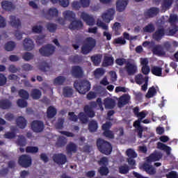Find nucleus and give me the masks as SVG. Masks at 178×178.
Listing matches in <instances>:
<instances>
[{
	"label": "nucleus",
	"instance_id": "obj_1",
	"mask_svg": "<svg viewBox=\"0 0 178 178\" xmlns=\"http://www.w3.org/2000/svg\"><path fill=\"white\" fill-rule=\"evenodd\" d=\"M97 147L99 152L104 154V155H111V154H112V145L111 144V143L104 139H97Z\"/></svg>",
	"mask_w": 178,
	"mask_h": 178
},
{
	"label": "nucleus",
	"instance_id": "obj_2",
	"mask_svg": "<svg viewBox=\"0 0 178 178\" xmlns=\"http://www.w3.org/2000/svg\"><path fill=\"white\" fill-rule=\"evenodd\" d=\"M74 87L79 94L84 95L91 90V83L87 80H81L80 81H76L74 83Z\"/></svg>",
	"mask_w": 178,
	"mask_h": 178
},
{
	"label": "nucleus",
	"instance_id": "obj_3",
	"mask_svg": "<svg viewBox=\"0 0 178 178\" xmlns=\"http://www.w3.org/2000/svg\"><path fill=\"white\" fill-rule=\"evenodd\" d=\"M86 41L87 42L81 47V53L83 55H87L90 54V51H92V49H94L95 47V45H97L95 39L92 38H88Z\"/></svg>",
	"mask_w": 178,
	"mask_h": 178
},
{
	"label": "nucleus",
	"instance_id": "obj_4",
	"mask_svg": "<svg viewBox=\"0 0 178 178\" xmlns=\"http://www.w3.org/2000/svg\"><path fill=\"white\" fill-rule=\"evenodd\" d=\"M56 48L52 44H47L39 49L40 54L42 56H51L55 52Z\"/></svg>",
	"mask_w": 178,
	"mask_h": 178
},
{
	"label": "nucleus",
	"instance_id": "obj_5",
	"mask_svg": "<svg viewBox=\"0 0 178 178\" xmlns=\"http://www.w3.org/2000/svg\"><path fill=\"white\" fill-rule=\"evenodd\" d=\"M18 163L22 168H29V166H31V157L29 155L23 154L19 156Z\"/></svg>",
	"mask_w": 178,
	"mask_h": 178
},
{
	"label": "nucleus",
	"instance_id": "obj_6",
	"mask_svg": "<svg viewBox=\"0 0 178 178\" xmlns=\"http://www.w3.org/2000/svg\"><path fill=\"white\" fill-rule=\"evenodd\" d=\"M163 154L158 150H154L149 156L146 157V162L147 163H152V162H156L160 159H162Z\"/></svg>",
	"mask_w": 178,
	"mask_h": 178
},
{
	"label": "nucleus",
	"instance_id": "obj_7",
	"mask_svg": "<svg viewBox=\"0 0 178 178\" xmlns=\"http://www.w3.org/2000/svg\"><path fill=\"white\" fill-rule=\"evenodd\" d=\"M31 129L34 133H41L44 131L45 126L44 125V122L40 120H34L32 122Z\"/></svg>",
	"mask_w": 178,
	"mask_h": 178
},
{
	"label": "nucleus",
	"instance_id": "obj_8",
	"mask_svg": "<svg viewBox=\"0 0 178 178\" xmlns=\"http://www.w3.org/2000/svg\"><path fill=\"white\" fill-rule=\"evenodd\" d=\"M166 34H168V30L165 29L163 27H161L156 29L153 33L152 37L156 41H161Z\"/></svg>",
	"mask_w": 178,
	"mask_h": 178
},
{
	"label": "nucleus",
	"instance_id": "obj_9",
	"mask_svg": "<svg viewBox=\"0 0 178 178\" xmlns=\"http://www.w3.org/2000/svg\"><path fill=\"white\" fill-rule=\"evenodd\" d=\"M53 161L57 165H65L67 162V157L63 153L55 154L53 156Z\"/></svg>",
	"mask_w": 178,
	"mask_h": 178
},
{
	"label": "nucleus",
	"instance_id": "obj_10",
	"mask_svg": "<svg viewBox=\"0 0 178 178\" xmlns=\"http://www.w3.org/2000/svg\"><path fill=\"white\" fill-rule=\"evenodd\" d=\"M125 70L129 76H134L135 73H137V64L136 63H131L127 61L125 65Z\"/></svg>",
	"mask_w": 178,
	"mask_h": 178
},
{
	"label": "nucleus",
	"instance_id": "obj_11",
	"mask_svg": "<svg viewBox=\"0 0 178 178\" xmlns=\"http://www.w3.org/2000/svg\"><path fill=\"white\" fill-rule=\"evenodd\" d=\"M115 15V9L109 8L106 13L102 15V19L105 23H110L111 20H113V15Z\"/></svg>",
	"mask_w": 178,
	"mask_h": 178
},
{
	"label": "nucleus",
	"instance_id": "obj_12",
	"mask_svg": "<svg viewBox=\"0 0 178 178\" xmlns=\"http://www.w3.org/2000/svg\"><path fill=\"white\" fill-rule=\"evenodd\" d=\"M71 73L75 79H81L84 76L83 68L79 65L73 66Z\"/></svg>",
	"mask_w": 178,
	"mask_h": 178
},
{
	"label": "nucleus",
	"instance_id": "obj_13",
	"mask_svg": "<svg viewBox=\"0 0 178 178\" xmlns=\"http://www.w3.org/2000/svg\"><path fill=\"white\" fill-rule=\"evenodd\" d=\"M81 18L83 22H86L88 26H94V24H95V19H94V17L86 13L85 12L81 13Z\"/></svg>",
	"mask_w": 178,
	"mask_h": 178
},
{
	"label": "nucleus",
	"instance_id": "obj_14",
	"mask_svg": "<svg viewBox=\"0 0 178 178\" xmlns=\"http://www.w3.org/2000/svg\"><path fill=\"white\" fill-rule=\"evenodd\" d=\"M84 24L80 19H74L71 21L70 24L68 26L70 30H81L83 27Z\"/></svg>",
	"mask_w": 178,
	"mask_h": 178
},
{
	"label": "nucleus",
	"instance_id": "obj_15",
	"mask_svg": "<svg viewBox=\"0 0 178 178\" xmlns=\"http://www.w3.org/2000/svg\"><path fill=\"white\" fill-rule=\"evenodd\" d=\"M130 95L127 94L122 95L118 99V108H123V106L127 105L130 102Z\"/></svg>",
	"mask_w": 178,
	"mask_h": 178
},
{
	"label": "nucleus",
	"instance_id": "obj_16",
	"mask_svg": "<svg viewBox=\"0 0 178 178\" xmlns=\"http://www.w3.org/2000/svg\"><path fill=\"white\" fill-rule=\"evenodd\" d=\"M149 163H148L147 161L145 163H143V164L142 165V168L143 170H145V172H146V173H147L148 175H155V173H156V170Z\"/></svg>",
	"mask_w": 178,
	"mask_h": 178
},
{
	"label": "nucleus",
	"instance_id": "obj_17",
	"mask_svg": "<svg viewBox=\"0 0 178 178\" xmlns=\"http://www.w3.org/2000/svg\"><path fill=\"white\" fill-rule=\"evenodd\" d=\"M133 113L134 115L138 118V120H140L143 122V119H145L147 116V111H142L140 112V108L138 106H136L133 108Z\"/></svg>",
	"mask_w": 178,
	"mask_h": 178
},
{
	"label": "nucleus",
	"instance_id": "obj_18",
	"mask_svg": "<svg viewBox=\"0 0 178 178\" xmlns=\"http://www.w3.org/2000/svg\"><path fill=\"white\" fill-rule=\"evenodd\" d=\"M77 145H76L74 143L70 142L67 145L65 148L67 155L72 156L73 154H76V152H77Z\"/></svg>",
	"mask_w": 178,
	"mask_h": 178
},
{
	"label": "nucleus",
	"instance_id": "obj_19",
	"mask_svg": "<svg viewBox=\"0 0 178 178\" xmlns=\"http://www.w3.org/2000/svg\"><path fill=\"white\" fill-rule=\"evenodd\" d=\"M115 58L112 56L105 55L102 62L103 67H108V66H113Z\"/></svg>",
	"mask_w": 178,
	"mask_h": 178
},
{
	"label": "nucleus",
	"instance_id": "obj_20",
	"mask_svg": "<svg viewBox=\"0 0 178 178\" xmlns=\"http://www.w3.org/2000/svg\"><path fill=\"white\" fill-rule=\"evenodd\" d=\"M10 24L15 29H20L22 27V22L19 18H17L15 15L10 16Z\"/></svg>",
	"mask_w": 178,
	"mask_h": 178
},
{
	"label": "nucleus",
	"instance_id": "obj_21",
	"mask_svg": "<svg viewBox=\"0 0 178 178\" xmlns=\"http://www.w3.org/2000/svg\"><path fill=\"white\" fill-rule=\"evenodd\" d=\"M158 13H159V8L156 7H152L144 13V16L147 18L154 17V16H156Z\"/></svg>",
	"mask_w": 178,
	"mask_h": 178
},
{
	"label": "nucleus",
	"instance_id": "obj_22",
	"mask_svg": "<svg viewBox=\"0 0 178 178\" xmlns=\"http://www.w3.org/2000/svg\"><path fill=\"white\" fill-rule=\"evenodd\" d=\"M129 3V0H118L116 2V9L118 12H123Z\"/></svg>",
	"mask_w": 178,
	"mask_h": 178
},
{
	"label": "nucleus",
	"instance_id": "obj_23",
	"mask_svg": "<svg viewBox=\"0 0 178 178\" xmlns=\"http://www.w3.org/2000/svg\"><path fill=\"white\" fill-rule=\"evenodd\" d=\"M104 105L106 109H113L116 106V102L112 98H106L104 100Z\"/></svg>",
	"mask_w": 178,
	"mask_h": 178
},
{
	"label": "nucleus",
	"instance_id": "obj_24",
	"mask_svg": "<svg viewBox=\"0 0 178 178\" xmlns=\"http://www.w3.org/2000/svg\"><path fill=\"white\" fill-rule=\"evenodd\" d=\"M1 8L4 10L11 12V10H14L15 7V5H13V3H12V1L5 0L1 2Z\"/></svg>",
	"mask_w": 178,
	"mask_h": 178
},
{
	"label": "nucleus",
	"instance_id": "obj_25",
	"mask_svg": "<svg viewBox=\"0 0 178 178\" xmlns=\"http://www.w3.org/2000/svg\"><path fill=\"white\" fill-rule=\"evenodd\" d=\"M24 48L25 51H33L34 49V42L30 38L24 40Z\"/></svg>",
	"mask_w": 178,
	"mask_h": 178
},
{
	"label": "nucleus",
	"instance_id": "obj_26",
	"mask_svg": "<svg viewBox=\"0 0 178 178\" xmlns=\"http://www.w3.org/2000/svg\"><path fill=\"white\" fill-rule=\"evenodd\" d=\"M152 52L154 55H157V56H162L165 55V51H163V47L161 44H156L152 49Z\"/></svg>",
	"mask_w": 178,
	"mask_h": 178
},
{
	"label": "nucleus",
	"instance_id": "obj_27",
	"mask_svg": "<svg viewBox=\"0 0 178 178\" xmlns=\"http://www.w3.org/2000/svg\"><path fill=\"white\" fill-rule=\"evenodd\" d=\"M58 15H59V11L56 8H49L46 15L47 19L51 20L52 17H58Z\"/></svg>",
	"mask_w": 178,
	"mask_h": 178
},
{
	"label": "nucleus",
	"instance_id": "obj_28",
	"mask_svg": "<svg viewBox=\"0 0 178 178\" xmlns=\"http://www.w3.org/2000/svg\"><path fill=\"white\" fill-rule=\"evenodd\" d=\"M12 106V102L8 99H3L0 100V108L1 109L6 110L10 109Z\"/></svg>",
	"mask_w": 178,
	"mask_h": 178
},
{
	"label": "nucleus",
	"instance_id": "obj_29",
	"mask_svg": "<svg viewBox=\"0 0 178 178\" xmlns=\"http://www.w3.org/2000/svg\"><path fill=\"white\" fill-rule=\"evenodd\" d=\"M16 123L19 129H26V126H27V120L22 116H19L16 119Z\"/></svg>",
	"mask_w": 178,
	"mask_h": 178
},
{
	"label": "nucleus",
	"instance_id": "obj_30",
	"mask_svg": "<svg viewBox=\"0 0 178 178\" xmlns=\"http://www.w3.org/2000/svg\"><path fill=\"white\" fill-rule=\"evenodd\" d=\"M83 112L88 116V118L95 117V111H94V109L90 107L88 105H86L83 107Z\"/></svg>",
	"mask_w": 178,
	"mask_h": 178
},
{
	"label": "nucleus",
	"instance_id": "obj_31",
	"mask_svg": "<svg viewBox=\"0 0 178 178\" xmlns=\"http://www.w3.org/2000/svg\"><path fill=\"white\" fill-rule=\"evenodd\" d=\"M73 88L65 86L63 89V95L65 97V98H72L73 97Z\"/></svg>",
	"mask_w": 178,
	"mask_h": 178
},
{
	"label": "nucleus",
	"instance_id": "obj_32",
	"mask_svg": "<svg viewBox=\"0 0 178 178\" xmlns=\"http://www.w3.org/2000/svg\"><path fill=\"white\" fill-rule=\"evenodd\" d=\"M63 15L64 16V19H67L70 22L76 19V13L73 11L65 10L63 12Z\"/></svg>",
	"mask_w": 178,
	"mask_h": 178
},
{
	"label": "nucleus",
	"instance_id": "obj_33",
	"mask_svg": "<svg viewBox=\"0 0 178 178\" xmlns=\"http://www.w3.org/2000/svg\"><path fill=\"white\" fill-rule=\"evenodd\" d=\"M157 148H159V149H161V151H165V152H166L167 155H170V151H172V148H170V147H169L161 142H159L157 143Z\"/></svg>",
	"mask_w": 178,
	"mask_h": 178
},
{
	"label": "nucleus",
	"instance_id": "obj_34",
	"mask_svg": "<svg viewBox=\"0 0 178 178\" xmlns=\"http://www.w3.org/2000/svg\"><path fill=\"white\" fill-rule=\"evenodd\" d=\"M90 59L95 66H99L101 63V60H102V55L101 54H96L95 56H92Z\"/></svg>",
	"mask_w": 178,
	"mask_h": 178
},
{
	"label": "nucleus",
	"instance_id": "obj_35",
	"mask_svg": "<svg viewBox=\"0 0 178 178\" xmlns=\"http://www.w3.org/2000/svg\"><path fill=\"white\" fill-rule=\"evenodd\" d=\"M88 130L90 133H95L98 130V122L94 120H91L88 124Z\"/></svg>",
	"mask_w": 178,
	"mask_h": 178
},
{
	"label": "nucleus",
	"instance_id": "obj_36",
	"mask_svg": "<svg viewBox=\"0 0 178 178\" xmlns=\"http://www.w3.org/2000/svg\"><path fill=\"white\" fill-rule=\"evenodd\" d=\"M151 72L154 76L158 77H162V67L158 66H153L151 68Z\"/></svg>",
	"mask_w": 178,
	"mask_h": 178
},
{
	"label": "nucleus",
	"instance_id": "obj_37",
	"mask_svg": "<svg viewBox=\"0 0 178 178\" xmlns=\"http://www.w3.org/2000/svg\"><path fill=\"white\" fill-rule=\"evenodd\" d=\"M56 108H55V107L50 106L48 107L47 108V118L49 119H52V118H54L55 116H56Z\"/></svg>",
	"mask_w": 178,
	"mask_h": 178
},
{
	"label": "nucleus",
	"instance_id": "obj_38",
	"mask_svg": "<svg viewBox=\"0 0 178 178\" xmlns=\"http://www.w3.org/2000/svg\"><path fill=\"white\" fill-rule=\"evenodd\" d=\"M97 105L100 107V109H102V111L104 110V108L102 107V99H101L100 97L97 98V102H91L89 103V106L92 109H94V108H97Z\"/></svg>",
	"mask_w": 178,
	"mask_h": 178
},
{
	"label": "nucleus",
	"instance_id": "obj_39",
	"mask_svg": "<svg viewBox=\"0 0 178 178\" xmlns=\"http://www.w3.org/2000/svg\"><path fill=\"white\" fill-rule=\"evenodd\" d=\"M172 5H173V0H163L161 8L163 10H168L170 9Z\"/></svg>",
	"mask_w": 178,
	"mask_h": 178
},
{
	"label": "nucleus",
	"instance_id": "obj_40",
	"mask_svg": "<svg viewBox=\"0 0 178 178\" xmlns=\"http://www.w3.org/2000/svg\"><path fill=\"white\" fill-rule=\"evenodd\" d=\"M42 92L38 89H33L31 91V96L33 99H40L41 98Z\"/></svg>",
	"mask_w": 178,
	"mask_h": 178
},
{
	"label": "nucleus",
	"instance_id": "obj_41",
	"mask_svg": "<svg viewBox=\"0 0 178 178\" xmlns=\"http://www.w3.org/2000/svg\"><path fill=\"white\" fill-rule=\"evenodd\" d=\"M46 28L49 33H55L58 29V25L56 24L49 22L47 24Z\"/></svg>",
	"mask_w": 178,
	"mask_h": 178
},
{
	"label": "nucleus",
	"instance_id": "obj_42",
	"mask_svg": "<svg viewBox=\"0 0 178 178\" xmlns=\"http://www.w3.org/2000/svg\"><path fill=\"white\" fill-rule=\"evenodd\" d=\"M67 141L66 140V138L64 137V136H60L58 140H57V142H56V145L57 147H65V145H66Z\"/></svg>",
	"mask_w": 178,
	"mask_h": 178
},
{
	"label": "nucleus",
	"instance_id": "obj_43",
	"mask_svg": "<svg viewBox=\"0 0 178 178\" xmlns=\"http://www.w3.org/2000/svg\"><path fill=\"white\" fill-rule=\"evenodd\" d=\"M118 170L121 175H127V172L130 170V167L127 164H124L118 168Z\"/></svg>",
	"mask_w": 178,
	"mask_h": 178
},
{
	"label": "nucleus",
	"instance_id": "obj_44",
	"mask_svg": "<svg viewBox=\"0 0 178 178\" xmlns=\"http://www.w3.org/2000/svg\"><path fill=\"white\" fill-rule=\"evenodd\" d=\"M143 31L145 33H154V31H155V26L152 23L148 24L147 26H145L143 28Z\"/></svg>",
	"mask_w": 178,
	"mask_h": 178
},
{
	"label": "nucleus",
	"instance_id": "obj_45",
	"mask_svg": "<svg viewBox=\"0 0 178 178\" xmlns=\"http://www.w3.org/2000/svg\"><path fill=\"white\" fill-rule=\"evenodd\" d=\"M15 48H16V43L13 41L8 42L5 45V49L8 51H13Z\"/></svg>",
	"mask_w": 178,
	"mask_h": 178
},
{
	"label": "nucleus",
	"instance_id": "obj_46",
	"mask_svg": "<svg viewBox=\"0 0 178 178\" xmlns=\"http://www.w3.org/2000/svg\"><path fill=\"white\" fill-rule=\"evenodd\" d=\"M18 95L20 97V98H22V99H29L30 95L29 94V92H27L24 89H21L18 92Z\"/></svg>",
	"mask_w": 178,
	"mask_h": 178
},
{
	"label": "nucleus",
	"instance_id": "obj_47",
	"mask_svg": "<svg viewBox=\"0 0 178 178\" xmlns=\"http://www.w3.org/2000/svg\"><path fill=\"white\" fill-rule=\"evenodd\" d=\"M17 144L19 147H26L27 144V140H26V137L24 136H19V138L17 140Z\"/></svg>",
	"mask_w": 178,
	"mask_h": 178
},
{
	"label": "nucleus",
	"instance_id": "obj_48",
	"mask_svg": "<svg viewBox=\"0 0 178 178\" xmlns=\"http://www.w3.org/2000/svg\"><path fill=\"white\" fill-rule=\"evenodd\" d=\"M52 3H58L59 2L60 5L63 8H67L69 6V0H50Z\"/></svg>",
	"mask_w": 178,
	"mask_h": 178
},
{
	"label": "nucleus",
	"instance_id": "obj_49",
	"mask_svg": "<svg viewBox=\"0 0 178 178\" xmlns=\"http://www.w3.org/2000/svg\"><path fill=\"white\" fill-rule=\"evenodd\" d=\"M87 116V114L84 113L83 112L79 113V119L81 123L86 124L88 122V117Z\"/></svg>",
	"mask_w": 178,
	"mask_h": 178
},
{
	"label": "nucleus",
	"instance_id": "obj_50",
	"mask_svg": "<svg viewBox=\"0 0 178 178\" xmlns=\"http://www.w3.org/2000/svg\"><path fill=\"white\" fill-rule=\"evenodd\" d=\"M126 155L128 158H137V153L134 149L129 148L126 151Z\"/></svg>",
	"mask_w": 178,
	"mask_h": 178
},
{
	"label": "nucleus",
	"instance_id": "obj_51",
	"mask_svg": "<svg viewBox=\"0 0 178 178\" xmlns=\"http://www.w3.org/2000/svg\"><path fill=\"white\" fill-rule=\"evenodd\" d=\"M65 81H66V78L65 76H60L54 79V84H58V86H63Z\"/></svg>",
	"mask_w": 178,
	"mask_h": 178
},
{
	"label": "nucleus",
	"instance_id": "obj_52",
	"mask_svg": "<svg viewBox=\"0 0 178 178\" xmlns=\"http://www.w3.org/2000/svg\"><path fill=\"white\" fill-rule=\"evenodd\" d=\"M26 152L27 154H37L38 148L34 146H28L26 147Z\"/></svg>",
	"mask_w": 178,
	"mask_h": 178
},
{
	"label": "nucleus",
	"instance_id": "obj_53",
	"mask_svg": "<svg viewBox=\"0 0 178 178\" xmlns=\"http://www.w3.org/2000/svg\"><path fill=\"white\" fill-rule=\"evenodd\" d=\"M99 173H100L101 176H107L109 173V169L106 166H102L99 169Z\"/></svg>",
	"mask_w": 178,
	"mask_h": 178
},
{
	"label": "nucleus",
	"instance_id": "obj_54",
	"mask_svg": "<svg viewBox=\"0 0 178 178\" xmlns=\"http://www.w3.org/2000/svg\"><path fill=\"white\" fill-rule=\"evenodd\" d=\"M135 81H136V84H139V86H141V84H143V83H144V81H145V79H144V76H143V74H139L136 76Z\"/></svg>",
	"mask_w": 178,
	"mask_h": 178
},
{
	"label": "nucleus",
	"instance_id": "obj_55",
	"mask_svg": "<svg viewBox=\"0 0 178 178\" xmlns=\"http://www.w3.org/2000/svg\"><path fill=\"white\" fill-rule=\"evenodd\" d=\"M17 105L19 108H26L27 107V105H29V104L27 103V101L24 100V99H19L17 101Z\"/></svg>",
	"mask_w": 178,
	"mask_h": 178
},
{
	"label": "nucleus",
	"instance_id": "obj_56",
	"mask_svg": "<svg viewBox=\"0 0 178 178\" xmlns=\"http://www.w3.org/2000/svg\"><path fill=\"white\" fill-rule=\"evenodd\" d=\"M155 94H156V89H155V87L152 86L149 88V90L147 92L146 97L147 98H152V97H154Z\"/></svg>",
	"mask_w": 178,
	"mask_h": 178
},
{
	"label": "nucleus",
	"instance_id": "obj_57",
	"mask_svg": "<svg viewBox=\"0 0 178 178\" xmlns=\"http://www.w3.org/2000/svg\"><path fill=\"white\" fill-rule=\"evenodd\" d=\"M163 48L167 51V52H174L173 48L172 47V44L169 42H165L163 44Z\"/></svg>",
	"mask_w": 178,
	"mask_h": 178
},
{
	"label": "nucleus",
	"instance_id": "obj_58",
	"mask_svg": "<svg viewBox=\"0 0 178 178\" xmlns=\"http://www.w3.org/2000/svg\"><path fill=\"white\" fill-rule=\"evenodd\" d=\"M16 137V132L15 131H8L4 134V138L8 140H12Z\"/></svg>",
	"mask_w": 178,
	"mask_h": 178
},
{
	"label": "nucleus",
	"instance_id": "obj_59",
	"mask_svg": "<svg viewBox=\"0 0 178 178\" xmlns=\"http://www.w3.org/2000/svg\"><path fill=\"white\" fill-rule=\"evenodd\" d=\"M32 32L35 33V34H41V33H42V26H33L32 27Z\"/></svg>",
	"mask_w": 178,
	"mask_h": 178
},
{
	"label": "nucleus",
	"instance_id": "obj_60",
	"mask_svg": "<svg viewBox=\"0 0 178 178\" xmlns=\"http://www.w3.org/2000/svg\"><path fill=\"white\" fill-rule=\"evenodd\" d=\"M95 77H99L105 74V70L103 68H97L94 71Z\"/></svg>",
	"mask_w": 178,
	"mask_h": 178
},
{
	"label": "nucleus",
	"instance_id": "obj_61",
	"mask_svg": "<svg viewBox=\"0 0 178 178\" xmlns=\"http://www.w3.org/2000/svg\"><path fill=\"white\" fill-rule=\"evenodd\" d=\"M103 136H104V137H106V138H111V139L115 138V134H113V131L111 130L104 131L103 132Z\"/></svg>",
	"mask_w": 178,
	"mask_h": 178
},
{
	"label": "nucleus",
	"instance_id": "obj_62",
	"mask_svg": "<svg viewBox=\"0 0 178 178\" xmlns=\"http://www.w3.org/2000/svg\"><path fill=\"white\" fill-rule=\"evenodd\" d=\"M177 31H178V27L177 25H174L173 27L170 29L168 31L167 30L166 35H175Z\"/></svg>",
	"mask_w": 178,
	"mask_h": 178
},
{
	"label": "nucleus",
	"instance_id": "obj_63",
	"mask_svg": "<svg viewBox=\"0 0 178 178\" xmlns=\"http://www.w3.org/2000/svg\"><path fill=\"white\" fill-rule=\"evenodd\" d=\"M49 65H48V63H43L40 65V70L42 72H48L49 70Z\"/></svg>",
	"mask_w": 178,
	"mask_h": 178
},
{
	"label": "nucleus",
	"instance_id": "obj_64",
	"mask_svg": "<svg viewBox=\"0 0 178 178\" xmlns=\"http://www.w3.org/2000/svg\"><path fill=\"white\" fill-rule=\"evenodd\" d=\"M167 178H178V175L176 171H171L168 174H166Z\"/></svg>",
	"mask_w": 178,
	"mask_h": 178
}]
</instances>
